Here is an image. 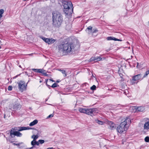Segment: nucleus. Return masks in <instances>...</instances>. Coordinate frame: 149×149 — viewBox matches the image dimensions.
Wrapping results in <instances>:
<instances>
[{
    "label": "nucleus",
    "instance_id": "obj_1",
    "mask_svg": "<svg viewBox=\"0 0 149 149\" xmlns=\"http://www.w3.org/2000/svg\"><path fill=\"white\" fill-rule=\"evenodd\" d=\"M74 48L73 43L64 40L58 45V49L60 52L69 53L73 51Z\"/></svg>",
    "mask_w": 149,
    "mask_h": 149
},
{
    "label": "nucleus",
    "instance_id": "obj_2",
    "mask_svg": "<svg viewBox=\"0 0 149 149\" xmlns=\"http://www.w3.org/2000/svg\"><path fill=\"white\" fill-rule=\"evenodd\" d=\"M52 14L53 25L55 27H59L63 21L62 16L60 13L57 11H54Z\"/></svg>",
    "mask_w": 149,
    "mask_h": 149
},
{
    "label": "nucleus",
    "instance_id": "obj_3",
    "mask_svg": "<svg viewBox=\"0 0 149 149\" xmlns=\"http://www.w3.org/2000/svg\"><path fill=\"white\" fill-rule=\"evenodd\" d=\"M131 120L129 117H127L125 120L121 123L120 125L117 127V132L120 133H121L126 131L129 127V125L131 123Z\"/></svg>",
    "mask_w": 149,
    "mask_h": 149
},
{
    "label": "nucleus",
    "instance_id": "obj_4",
    "mask_svg": "<svg viewBox=\"0 0 149 149\" xmlns=\"http://www.w3.org/2000/svg\"><path fill=\"white\" fill-rule=\"evenodd\" d=\"M63 11L66 15H70L73 10V5L70 1H64L62 3Z\"/></svg>",
    "mask_w": 149,
    "mask_h": 149
},
{
    "label": "nucleus",
    "instance_id": "obj_5",
    "mask_svg": "<svg viewBox=\"0 0 149 149\" xmlns=\"http://www.w3.org/2000/svg\"><path fill=\"white\" fill-rule=\"evenodd\" d=\"M94 109H86L83 108H80L79 109V111L81 113H86L93 116V112L94 111Z\"/></svg>",
    "mask_w": 149,
    "mask_h": 149
},
{
    "label": "nucleus",
    "instance_id": "obj_6",
    "mask_svg": "<svg viewBox=\"0 0 149 149\" xmlns=\"http://www.w3.org/2000/svg\"><path fill=\"white\" fill-rule=\"evenodd\" d=\"M18 84L19 89L21 92H22L26 89L27 84H26L24 81H20Z\"/></svg>",
    "mask_w": 149,
    "mask_h": 149
},
{
    "label": "nucleus",
    "instance_id": "obj_7",
    "mask_svg": "<svg viewBox=\"0 0 149 149\" xmlns=\"http://www.w3.org/2000/svg\"><path fill=\"white\" fill-rule=\"evenodd\" d=\"M18 131H14L13 130L10 131V134L11 137L13 138L14 136H17L18 137H21L22 135V134Z\"/></svg>",
    "mask_w": 149,
    "mask_h": 149
},
{
    "label": "nucleus",
    "instance_id": "obj_8",
    "mask_svg": "<svg viewBox=\"0 0 149 149\" xmlns=\"http://www.w3.org/2000/svg\"><path fill=\"white\" fill-rule=\"evenodd\" d=\"M143 78V77H142V75L139 74L134 76L132 79L134 81H136L139 79H142Z\"/></svg>",
    "mask_w": 149,
    "mask_h": 149
},
{
    "label": "nucleus",
    "instance_id": "obj_9",
    "mask_svg": "<svg viewBox=\"0 0 149 149\" xmlns=\"http://www.w3.org/2000/svg\"><path fill=\"white\" fill-rule=\"evenodd\" d=\"M102 58L100 57H92L90 60V62L94 61L95 62H97L101 60Z\"/></svg>",
    "mask_w": 149,
    "mask_h": 149
},
{
    "label": "nucleus",
    "instance_id": "obj_10",
    "mask_svg": "<svg viewBox=\"0 0 149 149\" xmlns=\"http://www.w3.org/2000/svg\"><path fill=\"white\" fill-rule=\"evenodd\" d=\"M109 125V128L111 130L115 129L116 126L115 124L111 121H109L108 123Z\"/></svg>",
    "mask_w": 149,
    "mask_h": 149
},
{
    "label": "nucleus",
    "instance_id": "obj_11",
    "mask_svg": "<svg viewBox=\"0 0 149 149\" xmlns=\"http://www.w3.org/2000/svg\"><path fill=\"white\" fill-rule=\"evenodd\" d=\"M18 129H16L17 128H15L14 130H18L19 131H21L23 130H28L29 129H31L29 127H18Z\"/></svg>",
    "mask_w": 149,
    "mask_h": 149
},
{
    "label": "nucleus",
    "instance_id": "obj_12",
    "mask_svg": "<svg viewBox=\"0 0 149 149\" xmlns=\"http://www.w3.org/2000/svg\"><path fill=\"white\" fill-rule=\"evenodd\" d=\"M21 107V105L19 104H16L13 105V111H16L20 109Z\"/></svg>",
    "mask_w": 149,
    "mask_h": 149
},
{
    "label": "nucleus",
    "instance_id": "obj_13",
    "mask_svg": "<svg viewBox=\"0 0 149 149\" xmlns=\"http://www.w3.org/2000/svg\"><path fill=\"white\" fill-rule=\"evenodd\" d=\"M144 129L148 130H149V121L146 122L143 126Z\"/></svg>",
    "mask_w": 149,
    "mask_h": 149
},
{
    "label": "nucleus",
    "instance_id": "obj_14",
    "mask_svg": "<svg viewBox=\"0 0 149 149\" xmlns=\"http://www.w3.org/2000/svg\"><path fill=\"white\" fill-rule=\"evenodd\" d=\"M58 70L61 72V73L64 75L63 76L64 77H65L67 76V73L65 70H61L60 69H58Z\"/></svg>",
    "mask_w": 149,
    "mask_h": 149
},
{
    "label": "nucleus",
    "instance_id": "obj_15",
    "mask_svg": "<svg viewBox=\"0 0 149 149\" xmlns=\"http://www.w3.org/2000/svg\"><path fill=\"white\" fill-rule=\"evenodd\" d=\"M38 121L36 119L34 120L33 122L29 124V126H33L37 123Z\"/></svg>",
    "mask_w": 149,
    "mask_h": 149
},
{
    "label": "nucleus",
    "instance_id": "obj_16",
    "mask_svg": "<svg viewBox=\"0 0 149 149\" xmlns=\"http://www.w3.org/2000/svg\"><path fill=\"white\" fill-rule=\"evenodd\" d=\"M107 39L108 40H114L115 41L116 40H118L117 39V38L112 36L107 37Z\"/></svg>",
    "mask_w": 149,
    "mask_h": 149
},
{
    "label": "nucleus",
    "instance_id": "obj_17",
    "mask_svg": "<svg viewBox=\"0 0 149 149\" xmlns=\"http://www.w3.org/2000/svg\"><path fill=\"white\" fill-rule=\"evenodd\" d=\"M31 145L33 146H34L35 145H37V146L39 145V143L38 141H32L31 143Z\"/></svg>",
    "mask_w": 149,
    "mask_h": 149
},
{
    "label": "nucleus",
    "instance_id": "obj_18",
    "mask_svg": "<svg viewBox=\"0 0 149 149\" xmlns=\"http://www.w3.org/2000/svg\"><path fill=\"white\" fill-rule=\"evenodd\" d=\"M49 41H48V42L47 43L48 44H52L54 43L56 41L55 40L52 38H49Z\"/></svg>",
    "mask_w": 149,
    "mask_h": 149
},
{
    "label": "nucleus",
    "instance_id": "obj_19",
    "mask_svg": "<svg viewBox=\"0 0 149 149\" xmlns=\"http://www.w3.org/2000/svg\"><path fill=\"white\" fill-rule=\"evenodd\" d=\"M144 110V108L143 107H138L136 109V110L139 111H143Z\"/></svg>",
    "mask_w": 149,
    "mask_h": 149
},
{
    "label": "nucleus",
    "instance_id": "obj_20",
    "mask_svg": "<svg viewBox=\"0 0 149 149\" xmlns=\"http://www.w3.org/2000/svg\"><path fill=\"white\" fill-rule=\"evenodd\" d=\"M40 38L42 39L45 42L48 43V41H49V38H46L42 36Z\"/></svg>",
    "mask_w": 149,
    "mask_h": 149
},
{
    "label": "nucleus",
    "instance_id": "obj_21",
    "mask_svg": "<svg viewBox=\"0 0 149 149\" xmlns=\"http://www.w3.org/2000/svg\"><path fill=\"white\" fill-rule=\"evenodd\" d=\"M4 13V10L3 9L0 10V19L2 17V15Z\"/></svg>",
    "mask_w": 149,
    "mask_h": 149
},
{
    "label": "nucleus",
    "instance_id": "obj_22",
    "mask_svg": "<svg viewBox=\"0 0 149 149\" xmlns=\"http://www.w3.org/2000/svg\"><path fill=\"white\" fill-rule=\"evenodd\" d=\"M32 138H33V141H36V139L38 138V136L37 135H33L32 136Z\"/></svg>",
    "mask_w": 149,
    "mask_h": 149
},
{
    "label": "nucleus",
    "instance_id": "obj_23",
    "mask_svg": "<svg viewBox=\"0 0 149 149\" xmlns=\"http://www.w3.org/2000/svg\"><path fill=\"white\" fill-rule=\"evenodd\" d=\"M149 74V70L146 72L145 74L143 76V78L146 77Z\"/></svg>",
    "mask_w": 149,
    "mask_h": 149
},
{
    "label": "nucleus",
    "instance_id": "obj_24",
    "mask_svg": "<svg viewBox=\"0 0 149 149\" xmlns=\"http://www.w3.org/2000/svg\"><path fill=\"white\" fill-rule=\"evenodd\" d=\"M96 88V86L95 85H93L92 87H91L90 88L92 90H95Z\"/></svg>",
    "mask_w": 149,
    "mask_h": 149
},
{
    "label": "nucleus",
    "instance_id": "obj_25",
    "mask_svg": "<svg viewBox=\"0 0 149 149\" xmlns=\"http://www.w3.org/2000/svg\"><path fill=\"white\" fill-rule=\"evenodd\" d=\"M97 122L98 124L101 125H103L104 123L103 121L99 120H97Z\"/></svg>",
    "mask_w": 149,
    "mask_h": 149
},
{
    "label": "nucleus",
    "instance_id": "obj_26",
    "mask_svg": "<svg viewBox=\"0 0 149 149\" xmlns=\"http://www.w3.org/2000/svg\"><path fill=\"white\" fill-rule=\"evenodd\" d=\"M38 142H39V144L40 143L42 144L44 143L45 141L43 140H38Z\"/></svg>",
    "mask_w": 149,
    "mask_h": 149
},
{
    "label": "nucleus",
    "instance_id": "obj_27",
    "mask_svg": "<svg viewBox=\"0 0 149 149\" xmlns=\"http://www.w3.org/2000/svg\"><path fill=\"white\" fill-rule=\"evenodd\" d=\"M145 141L146 142H149V137L148 136L146 137L145 138Z\"/></svg>",
    "mask_w": 149,
    "mask_h": 149
},
{
    "label": "nucleus",
    "instance_id": "obj_28",
    "mask_svg": "<svg viewBox=\"0 0 149 149\" xmlns=\"http://www.w3.org/2000/svg\"><path fill=\"white\" fill-rule=\"evenodd\" d=\"M57 86V84L55 83L52 84V86L51 87L52 88H55Z\"/></svg>",
    "mask_w": 149,
    "mask_h": 149
},
{
    "label": "nucleus",
    "instance_id": "obj_29",
    "mask_svg": "<svg viewBox=\"0 0 149 149\" xmlns=\"http://www.w3.org/2000/svg\"><path fill=\"white\" fill-rule=\"evenodd\" d=\"M8 91H11L12 89V86H8Z\"/></svg>",
    "mask_w": 149,
    "mask_h": 149
},
{
    "label": "nucleus",
    "instance_id": "obj_30",
    "mask_svg": "<svg viewBox=\"0 0 149 149\" xmlns=\"http://www.w3.org/2000/svg\"><path fill=\"white\" fill-rule=\"evenodd\" d=\"M98 31V30L97 29H94L93 31H91V32L92 33H95L97 32Z\"/></svg>",
    "mask_w": 149,
    "mask_h": 149
},
{
    "label": "nucleus",
    "instance_id": "obj_31",
    "mask_svg": "<svg viewBox=\"0 0 149 149\" xmlns=\"http://www.w3.org/2000/svg\"><path fill=\"white\" fill-rule=\"evenodd\" d=\"M41 73H42L43 75H45V76H47V74L45 72V71L43 70V71H42V72Z\"/></svg>",
    "mask_w": 149,
    "mask_h": 149
},
{
    "label": "nucleus",
    "instance_id": "obj_32",
    "mask_svg": "<svg viewBox=\"0 0 149 149\" xmlns=\"http://www.w3.org/2000/svg\"><path fill=\"white\" fill-rule=\"evenodd\" d=\"M92 28L93 27L92 26H90L87 27V29L88 30H92Z\"/></svg>",
    "mask_w": 149,
    "mask_h": 149
},
{
    "label": "nucleus",
    "instance_id": "obj_33",
    "mask_svg": "<svg viewBox=\"0 0 149 149\" xmlns=\"http://www.w3.org/2000/svg\"><path fill=\"white\" fill-rule=\"evenodd\" d=\"M32 70L34 71V72H38V70H39L38 69H37L34 68V69H32Z\"/></svg>",
    "mask_w": 149,
    "mask_h": 149
},
{
    "label": "nucleus",
    "instance_id": "obj_34",
    "mask_svg": "<svg viewBox=\"0 0 149 149\" xmlns=\"http://www.w3.org/2000/svg\"><path fill=\"white\" fill-rule=\"evenodd\" d=\"M39 70H38V73H42V71H43V70L42 69H38Z\"/></svg>",
    "mask_w": 149,
    "mask_h": 149
},
{
    "label": "nucleus",
    "instance_id": "obj_35",
    "mask_svg": "<svg viewBox=\"0 0 149 149\" xmlns=\"http://www.w3.org/2000/svg\"><path fill=\"white\" fill-rule=\"evenodd\" d=\"M22 143H13V144L14 145H16V146H19L20 144H22Z\"/></svg>",
    "mask_w": 149,
    "mask_h": 149
},
{
    "label": "nucleus",
    "instance_id": "obj_36",
    "mask_svg": "<svg viewBox=\"0 0 149 149\" xmlns=\"http://www.w3.org/2000/svg\"><path fill=\"white\" fill-rule=\"evenodd\" d=\"M53 116H54V115L53 114H50V115H49L48 117H47V118H49L51 117H53Z\"/></svg>",
    "mask_w": 149,
    "mask_h": 149
},
{
    "label": "nucleus",
    "instance_id": "obj_37",
    "mask_svg": "<svg viewBox=\"0 0 149 149\" xmlns=\"http://www.w3.org/2000/svg\"><path fill=\"white\" fill-rule=\"evenodd\" d=\"M35 147L34 146H33L31 147L30 148H28V149H33V148H34Z\"/></svg>",
    "mask_w": 149,
    "mask_h": 149
},
{
    "label": "nucleus",
    "instance_id": "obj_38",
    "mask_svg": "<svg viewBox=\"0 0 149 149\" xmlns=\"http://www.w3.org/2000/svg\"><path fill=\"white\" fill-rule=\"evenodd\" d=\"M3 45L2 44V42L1 40H0V46H1V45Z\"/></svg>",
    "mask_w": 149,
    "mask_h": 149
},
{
    "label": "nucleus",
    "instance_id": "obj_39",
    "mask_svg": "<svg viewBox=\"0 0 149 149\" xmlns=\"http://www.w3.org/2000/svg\"><path fill=\"white\" fill-rule=\"evenodd\" d=\"M117 39L118 40H116L115 41H122V40H120V39Z\"/></svg>",
    "mask_w": 149,
    "mask_h": 149
},
{
    "label": "nucleus",
    "instance_id": "obj_40",
    "mask_svg": "<svg viewBox=\"0 0 149 149\" xmlns=\"http://www.w3.org/2000/svg\"><path fill=\"white\" fill-rule=\"evenodd\" d=\"M53 148L52 147V148H47V149H53Z\"/></svg>",
    "mask_w": 149,
    "mask_h": 149
},
{
    "label": "nucleus",
    "instance_id": "obj_41",
    "mask_svg": "<svg viewBox=\"0 0 149 149\" xmlns=\"http://www.w3.org/2000/svg\"><path fill=\"white\" fill-rule=\"evenodd\" d=\"M139 63H137V65H136V67H137V68H138V65H139Z\"/></svg>",
    "mask_w": 149,
    "mask_h": 149
},
{
    "label": "nucleus",
    "instance_id": "obj_42",
    "mask_svg": "<svg viewBox=\"0 0 149 149\" xmlns=\"http://www.w3.org/2000/svg\"><path fill=\"white\" fill-rule=\"evenodd\" d=\"M50 81H52V82H54V81L52 79H50Z\"/></svg>",
    "mask_w": 149,
    "mask_h": 149
},
{
    "label": "nucleus",
    "instance_id": "obj_43",
    "mask_svg": "<svg viewBox=\"0 0 149 149\" xmlns=\"http://www.w3.org/2000/svg\"><path fill=\"white\" fill-rule=\"evenodd\" d=\"M122 74H121V75H120V76L121 77H122Z\"/></svg>",
    "mask_w": 149,
    "mask_h": 149
},
{
    "label": "nucleus",
    "instance_id": "obj_44",
    "mask_svg": "<svg viewBox=\"0 0 149 149\" xmlns=\"http://www.w3.org/2000/svg\"><path fill=\"white\" fill-rule=\"evenodd\" d=\"M19 67L21 68V67L20 65H19Z\"/></svg>",
    "mask_w": 149,
    "mask_h": 149
},
{
    "label": "nucleus",
    "instance_id": "obj_45",
    "mask_svg": "<svg viewBox=\"0 0 149 149\" xmlns=\"http://www.w3.org/2000/svg\"><path fill=\"white\" fill-rule=\"evenodd\" d=\"M56 82H59V81H56Z\"/></svg>",
    "mask_w": 149,
    "mask_h": 149
},
{
    "label": "nucleus",
    "instance_id": "obj_46",
    "mask_svg": "<svg viewBox=\"0 0 149 149\" xmlns=\"http://www.w3.org/2000/svg\"><path fill=\"white\" fill-rule=\"evenodd\" d=\"M148 25H149V21L148 22Z\"/></svg>",
    "mask_w": 149,
    "mask_h": 149
},
{
    "label": "nucleus",
    "instance_id": "obj_47",
    "mask_svg": "<svg viewBox=\"0 0 149 149\" xmlns=\"http://www.w3.org/2000/svg\"><path fill=\"white\" fill-rule=\"evenodd\" d=\"M1 48V47L0 46V49Z\"/></svg>",
    "mask_w": 149,
    "mask_h": 149
},
{
    "label": "nucleus",
    "instance_id": "obj_48",
    "mask_svg": "<svg viewBox=\"0 0 149 149\" xmlns=\"http://www.w3.org/2000/svg\"><path fill=\"white\" fill-rule=\"evenodd\" d=\"M5 116H4V117L5 118Z\"/></svg>",
    "mask_w": 149,
    "mask_h": 149
},
{
    "label": "nucleus",
    "instance_id": "obj_49",
    "mask_svg": "<svg viewBox=\"0 0 149 149\" xmlns=\"http://www.w3.org/2000/svg\"><path fill=\"white\" fill-rule=\"evenodd\" d=\"M5 116H4V117L5 118Z\"/></svg>",
    "mask_w": 149,
    "mask_h": 149
}]
</instances>
